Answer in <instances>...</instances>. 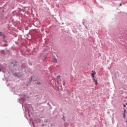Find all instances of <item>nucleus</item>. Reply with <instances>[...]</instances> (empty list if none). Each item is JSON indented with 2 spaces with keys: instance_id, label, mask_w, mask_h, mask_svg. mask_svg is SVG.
<instances>
[{
  "instance_id": "obj_1",
  "label": "nucleus",
  "mask_w": 127,
  "mask_h": 127,
  "mask_svg": "<svg viewBox=\"0 0 127 127\" xmlns=\"http://www.w3.org/2000/svg\"><path fill=\"white\" fill-rule=\"evenodd\" d=\"M1 71H2V72L4 73V72H5V68L4 66H3V67H0V72H1Z\"/></svg>"
},
{
  "instance_id": "obj_2",
  "label": "nucleus",
  "mask_w": 127,
  "mask_h": 127,
  "mask_svg": "<svg viewBox=\"0 0 127 127\" xmlns=\"http://www.w3.org/2000/svg\"><path fill=\"white\" fill-rule=\"evenodd\" d=\"M91 74L93 75H96V72H95L94 71H92Z\"/></svg>"
},
{
  "instance_id": "obj_3",
  "label": "nucleus",
  "mask_w": 127,
  "mask_h": 127,
  "mask_svg": "<svg viewBox=\"0 0 127 127\" xmlns=\"http://www.w3.org/2000/svg\"><path fill=\"white\" fill-rule=\"evenodd\" d=\"M53 62H54V63H57V59H55L54 61Z\"/></svg>"
},
{
  "instance_id": "obj_4",
  "label": "nucleus",
  "mask_w": 127,
  "mask_h": 127,
  "mask_svg": "<svg viewBox=\"0 0 127 127\" xmlns=\"http://www.w3.org/2000/svg\"><path fill=\"white\" fill-rule=\"evenodd\" d=\"M94 82L95 83V85H97V84H98V81H97V80H95Z\"/></svg>"
},
{
  "instance_id": "obj_5",
  "label": "nucleus",
  "mask_w": 127,
  "mask_h": 127,
  "mask_svg": "<svg viewBox=\"0 0 127 127\" xmlns=\"http://www.w3.org/2000/svg\"><path fill=\"white\" fill-rule=\"evenodd\" d=\"M92 80H93V82H95V81H96V79H95V77H93L92 78Z\"/></svg>"
},
{
  "instance_id": "obj_6",
  "label": "nucleus",
  "mask_w": 127,
  "mask_h": 127,
  "mask_svg": "<svg viewBox=\"0 0 127 127\" xmlns=\"http://www.w3.org/2000/svg\"><path fill=\"white\" fill-rule=\"evenodd\" d=\"M125 117H126V114L125 113L123 114V118H125Z\"/></svg>"
},
{
  "instance_id": "obj_7",
  "label": "nucleus",
  "mask_w": 127,
  "mask_h": 127,
  "mask_svg": "<svg viewBox=\"0 0 127 127\" xmlns=\"http://www.w3.org/2000/svg\"><path fill=\"white\" fill-rule=\"evenodd\" d=\"M91 76H92V78H95V75H93V74H91Z\"/></svg>"
},
{
  "instance_id": "obj_8",
  "label": "nucleus",
  "mask_w": 127,
  "mask_h": 127,
  "mask_svg": "<svg viewBox=\"0 0 127 127\" xmlns=\"http://www.w3.org/2000/svg\"><path fill=\"white\" fill-rule=\"evenodd\" d=\"M126 104H123V107H124V108H126Z\"/></svg>"
},
{
  "instance_id": "obj_9",
  "label": "nucleus",
  "mask_w": 127,
  "mask_h": 127,
  "mask_svg": "<svg viewBox=\"0 0 127 127\" xmlns=\"http://www.w3.org/2000/svg\"><path fill=\"white\" fill-rule=\"evenodd\" d=\"M122 3H120V6H122Z\"/></svg>"
},
{
  "instance_id": "obj_10",
  "label": "nucleus",
  "mask_w": 127,
  "mask_h": 127,
  "mask_svg": "<svg viewBox=\"0 0 127 127\" xmlns=\"http://www.w3.org/2000/svg\"><path fill=\"white\" fill-rule=\"evenodd\" d=\"M64 85L65 86V84L64 83Z\"/></svg>"
},
{
  "instance_id": "obj_11",
  "label": "nucleus",
  "mask_w": 127,
  "mask_h": 127,
  "mask_svg": "<svg viewBox=\"0 0 127 127\" xmlns=\"http://www.w3.org/2000/svg\"><path fill=\"white\" fill-rule=\"evenodd\" d=\"M125 112H126V110H125Z\"/></svg>"
}]
</instances>
